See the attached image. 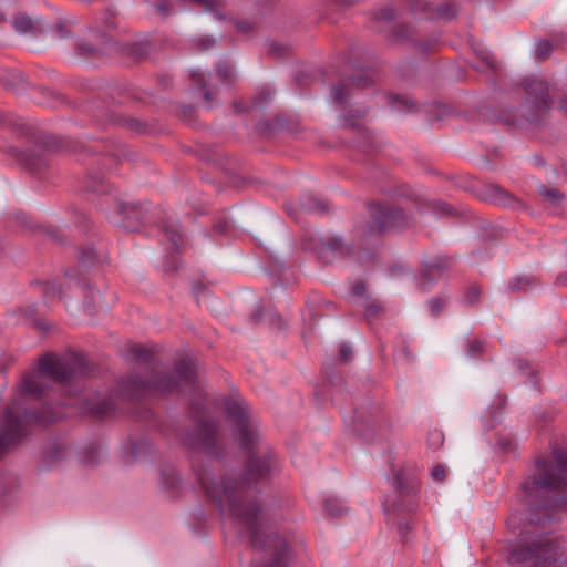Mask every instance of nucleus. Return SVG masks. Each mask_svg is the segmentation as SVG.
Here are the masks:
<instances>
[{
  "label": "nucleus",
  "instance_id": "nucleus-1",
  "mask_svg": "<svg viewBox=\"0 0 567 567\" xmlns=\"http://www.w3.org/2000/svg\"><path fill=\"white\" fill-rule=\"evenodd\" d=\"M234 437L241 449L249 451L245 477L237 481L226 476L216 483L208 475H202L199 484L206 495L217 503L221 515H228L240 533L249 537L254 547L271 555L268 567H287L288 544L278 534H265V512L256 501L257 484L276 470L277 461L266 447L257 446L254 451L258 442L255 427H235Z\"/></svg>",
  "mask_w": 567,
  "mask_h": 567
},
{
  "label": "nucleus",
  "instance_id": "nucleus-2",
  "mask_svg": "<svg viewBox=\"0 0 567 567\" xmlns=\"http://www.w3.org/2000/svg\"><path fill=\"white\" fill-rule=\"evenodd\" d=\"M92 371V364L83 353L44 354L39 358L37 370L23 373L13 388L10 402L0 411V425H50L62 421V410L42 401L51 390L44 379L65 385Z\"/></svg>",
  "mask_w": 567,
  "mask_h": 567
},
{
  "label": "nucleus",
  "instance_id": "nucleus-3",
  "mask_svg": "<svg viewBox=\"0 0 567 567\" xmlns=\"http://www.w3.org/2000/svg\"><path fill=\"white\" fill-rule=\"evenodd\" d=\"M196 364L193 358L183 357L174 371L152 368L144 374L128 373L118 383V391L124 398L135 401L162 398L176 392L183 385L192 386L190 409L197 416V425H209L205 417L204 394L196 385Z\"/></svg>",
  "mask_w": 567,
  "mask_h": 567
},
{
  "label": "nucleus",
  "instance_id": "nucleus-4",
  "mask_svg": "<svg viewBox=\"0 0 567 567\" xmlns=\"http://www.w3.org/2000/svg\"><path fill=\"white\" fill-rule=\"evenodd\" d=\"M369 213L372 223L359 219L353 227L354 236L360 240H368L389 230L408 227L410 224V217L404 210L390 203H374L369 206Z\"/></svg>",
  "mask_w": 567,
  "mask_h": 567
},
{
  "label": "nucleus",
  "instance_id": "nucleus-5",
  "mask_svg": "<svg viewBox=\"0 0 567 567\" xmlns=\"http://www.w3.org/2000/svg\"><path fill=\"white\" fill-rule=\"evenodd\" d=\"M525 95L519 104L520 116L528 123L540 125L545 123L554 104L551 85L544 79L533 78L522 82Z\"/></svg>",
  "mask_w": 567,
  "mask_h": 567
},
{
  "label": "nucleus",
  "instance_id": "nucleus-6",
  "mask_svg": "<svg viewBox=\"0 0 567 567\" xmlns=\"http://www.w3.org/2000/svg\"><path fill=\"white\" fill-rule=\"evenodd\" d=\"M553 461L555 464L543 458L536 461L537 475L523 484L526 497L532 498L534 491L559 489L567 485V450L555 447Z\"/></svg>",
  "mask_w": 567,
  "mask_h": 567
},
{
  "label": "nucleus",
  "instance_id": "nucleus-7",
  "mask_svg": "<svg viewBox=\"0 0 567 567\" xmlns=\"http://www.w3.org/2000/svg\"><path fill=\"white\" fill-rule=\"evenodd\" d=\"M561 556L560 548L548 537H539L528 545L517 546L511 551V559L516 563L535 561L542 567H550Z\"/></svg>",
  "mask_w": 567,
  "mask_h": 567
},
{
  "label": "nucleus",
  "instance_id": "nucleus-8",
  "mask_svg": "<svg viewBox=\"0 0 567 567\" xmlns=\"http://www.w3.org/2000/svg\"><path fill=\"white\" fill-rule=\"evenodd\" d=\"M109 220L117 227L134 231L142 223L145 212L140 204H130L115 197L107 198L102 204Z\"/></svg>",
  "mask_w": 567,
  "mask_h": 567
},
{
  "label": "nucleus",
  "instance_id": "nucleus-9",
  "mask_svg": "<svg viewBox=\"0 0 567 567\" xmlns=\"http://www.w3.org/2000/svg\"><path fill=\"white\" fill-rule=\"evenodd\" d=\"M385 38L394 44L411 45L417 52L429 51L437 41L436 38L424 37L416 24L405 21L394 22Z\"/></svg>",
  "mask_w": 567,
  "mask_h": 567
},
{
  "label": "nucleus",
  "instance_id": "nucleus-10",
  "mask_svg": "<svg viewBox=\"0 0 567 567\" xmlns=\"http://www.w3.org/2000/svg\"><path fill=\"white\" fill-rule=\"evenodd\" d=\"M92 112L94 117L103 124L113 123L125 127L132 133H145L147 131L146 122L128 115L118 114L114 101L112 102V105L106 104L103 101H96L93 104Z\"/></svg>",
  "mask_w": 567,
  "mask_h": 567
},
{
  "label": "nucleus",
  "instance_id": "nucleus-11",
  "mask_svg": "<svg viewBox=\"0 0 567 567\" xmlns=\"http://www.w3.org/2000/svg\"><path fill=\"white\" fill-rule=\"evenodd\" d=\"M225 410L228 422L234 425H250L256 422L252 410L240 395L227 398Z\"/></svg>",
  "mask_w": 567,
  "mask_h": 567
},
{
  "label": "nucleus",
  "instance_id": "nucleus-12",
  "mask_svg": "<svg viewBox=\"0 0 567 567\" xmlns=\"http://www.w3.org/2000/svg\"><path fill=\"white\" fill-rule=\"evenodd\" d=\"M451 258L449 257H435L430 261L424 262L420 270L419 287L423 292L430 290L431 285L434 280L442 277L449 269Z\"/></svg>",
  "mask_w": 567,
  "mask_h": 567
},
{
  "label": "nucleus",
  "instance_id": "nucleus-13",
  "mask_svg": "<svg viewBox=\"0 0 567 567\" xmlns=\"http://www.w3.org/2000/svg\"><path fill=\"white\" fill-rule=\"evenodd\" d=\"M93 148L101 153L103 156V163L107 165L110 169L115 168L117 163L122 161L131 162L136 157L135 152L123 144H105L102 148L97 146H94Z\"/></svg>",
  "mask_w": 567,
  "mask_h": 567
},
{
  "label": "nucleus",
  "instance_id": "nucleus-14",
  "mask_svg": "<svg viewBox=\"0 0 567 567\" xmlns=\"http://www.w3.org/2000/svg\"><path fill=\"white\" fill-rule=\"evenodd\" d=\"M91 33L95 38V42H91L84 39H78L74 43L76 54L82 58H97L104 53L106 44L110 42V38L106 33L96 30H91Z\"/></svg>",
  "mask_w": 567,
  "mask_h": 567
},
{
  "label": "nucleus",
  "instance_id": "nucleus-15",
  "mask_svg": "<svg viewBox=\"0 0 567 567\" xmlns=\"http://www.w3.org/2000/svg\"><path fill=\"white\" fill-rule=\"evenodd\" d=\"M14 156L18 164L31 173L40 174L49 167L48 153L44 151H19Z\"/></svg>",
  "mask_w": 567,
  "mask_h": 567
},
{
  "label": "nucleus",
  "instance_id": "nucleus-16",
  "mask_svg": "<svg viewBox=\"0 0 567 567\" xmlns=\"http://www.w3.org/2000/svg\"><path fill=\"white\" fill-rule=\"evenodd\" d=\"M28 427H0V460L28 436Z\"/></svg>",
  "mask_w": 567,
  "mask_h": 567
},
{
  "label": "nucleus",
  "instance_id": "nucleus-17",
  "mask_svg": "<svg viewBox=\"0 0 567 567\" xmlns=\"http://www.w3.org/2000/svg\"><path fill=\"white\" fill-rule=\"evenodd\" d=\"M485 199L504 207L520 208L523 203L513 194L496 184H488L484 189Z\"/></svg>",
  "mask_w": 567,
  "mask_h": 567
},
{
  "label": "nucleus",
  "instance_id": "nucleus-18",
  "mask_svg": "<svg viewBox=\"0 0 567 567\" xmlns=\"http://www.w3.org/2000/svg\"><path fill=\"white\" fill-rule=\"evenodd\" d=\"M14 30L20 34L37 35L45 32L41 19L33 18L24 12H18L12 21Z\"/></svg>",
  "mask_w": 567,
  "mask_h": 567
},
{
  "label": "nucleus",
  "instance_id": "nucleus-19",
  "mask_svg": "<svg viewBox=\"0 0 567 567\" xmlns=\"http://www.w3.org/2000/svg\"><path fill=\"white\" fill-rule=\"evenodd\" d=\"M354 86L350 80L342 76L338 83L331 85V97L336 105L346 109L349 105L350 97Z\"/></svg>",
  "mask_w": 567,
  "mask_h": 567
},
{
  "label": "nucleus",
  "instance_id": "nucleus-20",
  "mask_svg": "<svg viewBox=\"0 0 567 567\" xmlns=\"http://www.w3.org/2000/svg\"><path fill=\"white\" fill-rule=\"evenodd\" d=\"M192 436L195 439H192L188 444L192 447H203V449H210L214 445L215 437L217 434V427H192Z\"/></svg>",
  "mask_w": 567,
  "mask_h": 567
},
{
  "label": "nucleus",
  "instance_id": "nucleus-21",
  "mask_svg": "<svg viewBox=\"0 0 567 567\" xmlns=\"http://www.w3.org/2000/svg\"><path fill=\"white\" fill-rule=\"evenodd\" d=\"M0 85L7 90L18 92L25 86V80L22 73L0 69Z\"/></svg>",
  "mask_w": 567,
  "mask_h": 567
},
{
  "label": "nucleus",
  "instance_id": "nucleus-22",
  "mask_svg": "<svg viewBox=\"0 0 567 567\" xmlns=\"http://www.w3.org/2000/svg\"><path fill=\"white\" fill-rule=\"evenodd\" d=\"M300 209L307 213L324 215L329 213L330 207L327 202L321 200L313 195H305L300 199Z\"/></svg>",
  "mask_w": 567,
  "mask_h": 567
},
{
  "label": "nucleus",
  "instance_id": "nucleus-23",
  "mask_svg": "<svg viewBox=\"0 0 567 567\" xmlns=\"http://www.w3.org/2000/svg\"><path fill=\"white\" fill-rule=\"evenodd\" d=\"M538 194L548 208H558L563 206L566 198L565 194L558 188H548L544 185L539 187Z\"/></svg>",
  "mask_w": 567,
  "mask_h": 567
},
{
  "label": "nucleus",
  "instance_id": "nucleus-24",
  "mask_svg": "<svg viewBox=\"0 0 567 567\" xmlns=\"http://www.w3.org/2000/svg\"><path fill=\"white\" fill-rule=\"evenodd\" d=\"M116 28V14L114 11L110 9H105L101 11L95 17V27L91 30H96L100 32H109L111 30H114Z\"/></svg>",
  "mask_w": 567,
  "mask_h": 567
},
{
  "label": "nucleus",
  "instance_id": "nucleus-25",
  "mask_svg": "<svg viewBox=\"0 0 567 567\" xmlns=\"http://www.w3.org/2000/svg\"><path fill=\"white\" fill-rule=\"evenodd\" d=\"M78 259L83 267H90L102 262L104 254L97 251L92 245H85L80 249Z\"/></svg>",
  "mask_w": 567,
  "mask_h": 567
},
{
  "label": "nucleus",
  "instance_id": "nucleus-26",
  "mask_svg": "<svg viewBox=\"0 0 567 567\" xmlns=\"http://www.w3.org/2000/svg\"><path fill=\"white\" fill-rule=\"evenodd\" d=\"M190 80L192 83L195 86H197L199 91L203 92V96L207 103V107H213L215 104V92L207 87L204 74L199 72H193L190 74Z\"/></svg>",
  "mask_w": 567,
  "mask_h": 567
},
{
  "label": "nucleus",
  "instance_id": "nucleus-27",
  "mask_svg": "<svg viewBox=\"0 0 567 567\" xmlns=\"http://www.w3.org/2000/svg\"><path fill=\"white\" fill-rule=\"evenodd\" d=\"M367 110H349L341 116V125L349 130H361L360 120L365 115Z\"/></svg>",
  "mask_w": 567,
  "mask_h": 567
},
{
  "label": "nucleus",
  "instance_id": "nucleus-28",
  "mask_svg": "<svg viewBox=\"0 0 567 567\" xmlns=\"http://www.w3.org/2000/svg\"><path fill=\"white\" fill-rule=\"evenodd\" d=\"M351 84L357 89H365L373 84L374 79L367 70H358L352 75H347Z\"/></svg>",
  "mask_w": 567,
  "mask_h": 567
},
{
  "label": "nucleus",
  "instance_id": "nucleus-29",
  "mask_svg": "<svg viewBox=\"0 0 567 567\" xmlns=\"http://www.w3.org/2000/svg\"><path fill=\"white\" fill-rule=\"evenodd\" d=\"M476 54L477 58L480 59V64L475 66L476 70L482 72L497 70V62L491 52L482 49L477 50Z\"/></svg>",
  "mask_w": 567,
  "mask_h": 567
},
{
  "label": "nucleus",
  "instance_id": "nucleus-30",
  "mask_svg": "<svg viewBox=\"0 0 567 567\" xmlns=\"http://www.w3.org/2000/svg\"><path fill=\"white\" fill-rule=\"evenodd\" d=\"M115 410L114 403L112 400H102L100 402L94 403L90 408L91 414L96 419H104L112 414Z\"/></svg>",
  "mask_w": 567,
  "mask_h": 567
},
{
  "label": "nucleus",
  "instance_id": "nucleus-31",
  "mask_svg": "<svg viewBox=\"0 0 567 567\" xmlns=\"http://www.w3.org/2000/svg\"><path fill=\"white\" fill-rule=\"evenodd\" d=\"M130 359L137 363H147L151 359V351L138 344H130L128 347Z\"/></svg>",
  "mask_w": 567,
  "mask_h": 567
},
{
  "label": "nucleus",
  "instance_id": "nucleus-32",
  "mask_svg": "<svg viewBox=\"0 0 567 567\" xmlns=\"http://www.w3.org/2000/svg\"><path fill=\"white\" fill-rule=\"evenodd\" d=\"M151 51L150 42H135L127 49V53L136 61L144 60Z\"/></svg>",
  "mask_w": 567,
  "mask_h": 567
},
{
  "label": "nucleus",
  "instance_id": "nucleus-33",
  "mask_svg": "<svg viewBox=\"0 0 567 567\" xmlns=\"http://www.w3.org/2000/svg\"><path fill=\"white\" fill-rule=\"evenodd\" d=\"M19 311L24 321H30L32 324H34L39 329H42L45 331H48L50 329V326L45 324L43 321L38 320L35 318L37 308L34 305L27 306L25 308H21Z\"/></svg>",
  "mask_w": 567,
  "mask_h": 567
},
{
  "label": "nucleus",
  "instance_id": "nucleus-34",
  "mask_svg": "<svg viewBox=\"0 0 567 567\" xmlns=\"http://www.w3.org/2000/svg\"><path fill=\"white\" fill-rule=\"evenodd\" d=\"M324 245L332 252L339 254L340 257H348L351 254V248L340 237L329 238Z\"/></svg>",
  "mask_w": 567,
  "mask_h": 567
},
{
  "label": "nucleus",
  "instance_id": "nucleus-35",
  "mask_svg": "<svg viewBox=\"0 0 567 567\" xmlns=\"http://www.w3.org/2000/svg\"><path fill=\"white\" fill-rule=\"evenodd\" d=\"M217 76L223 83H233L235 79L234 68L227 62L217 64Z\"/></svg>",
  "mask_w": 567,
  "mask_h": 567
},
{
  "label": "nucleus",
  "instance_id": "nucleus-36",
  "mask_svg": "<svg viewBox=\"0 0 567 567\" xmlns=\"http://www.w3.org/2000/svg\"><path fill=\"white\" fill-rule=\"evenodd\" d=\"M323 508L330 516L333 517H340L346 512V507L343 506V504L334 498L324 499Z\"/></svg>",
  "mask_w": 567,
  "mask_h": 567
},
{
  "label": "nucleus",
  "instance_id": "nucleus-37",
  "mask_svg": "<svg viewBox=\"0 0 567 567\" xmlns=\"http://www.w3.org/2000/svg\"><path fill=\"white\" fill-rule=\"evenodd\" d=\"M390 104L394 110L398 111H410L415 109L414 101L405 96L391 95Z\"/></svg>",
  "mask_w": 567,
  "mask_h": 567
},
{
  "label": "nucleus",
  "instance_id": "nucleus-38",
  "mask_svg": "<svg viewBox=\"0 0 567 567\" xmlns=\"http://www.w3.org/2000/svg\"><path fill=\"white\" fill-rule=\"evenodd\" d=\"M87 190H91L93 193L97 194H106L107 187L104 184V178L100 174L96 175H90L89 181L86 183Z\"/></svg>",
  "mask_w": 567,
  "mask_h": 567
},
{
  "label": "nucleus",
  "instance_id": "nucleus-39",
  "mask_svg": "<svg viewBox=\"0 0 567 567\" xmlns=\"http://www.w3.org/2000/svg\"><path fill=\"white\" fill-rule=\"evenodd\" d=\"M554 48L550 41L542 39L536 42L535 56L538 60H546L550 56Z\"/></svg>",
  "mask_w": 567,
  "mask_h": 567
},
{
  "label": "nucleus",
  "instance_id": "nucleus-40",
  "mask_svg": "<svg viewBox=\"0 0 567 567\" xmlns=\"http://www.w3.org/2000/svg\"><path fill=\"white\" fill-rule=\"evenodd\" d=\"M40 93L43 95V97L40 100L41 103H47L54 106L64 102V97L54 91L41 87Z\"/></svg>",
  "mask_w": 567,
  "mask_h": 567
},
{
  "label": "nucleus",
  "instance_id": "nucleus-41",
  "mask_svg": "<svg viewBox=\"0 0 567 567\" xmlns=\"http://www.w3.org/2000/svg\"><path fill=\"white\" fill-rule=\"evenodd\" d=\"M444 435L439 427H433L427 434V445L432 450H437L443 445Z\"/></svg>",
  "mask_w": 567,
  "mask_h": 567
},
{
  "label": "nucleus",
  "instance_id": "nucleus-42",
  "mask_svg": "<svg viewBox=\"0 0 567 567\" xmlns=\"http://www.w3.org/2000/svg\"><path fill=\"white\" fill-rule=\"evenodd\" d=\"M43 293L47 299L63 298V291L61 285H58L55 282H44L43 285Z\"/></svg>",
  "mask_w": 567,
  "mask_h": 567
},
{
  "label": "nucleus",
  "instance_id": "nucleus-43",
  "mask_svg": "<svg viewBox=\"0 0 567 567\" xmlns=\"http://www.w3.org/2000/svg\"><path fill=\"white\" fill-rule=\"evenodd\" d=\"M412 14H419L427 11V3L424 0H402Z\"/></svg>",
  "mask_w": 567,
  "mask_h": 567
},
{
  "label": "nucleus",
  "instance_id": "nucleus-44",
  "mask_svg": "<svg viewBox=\"0 0 567 567\" xmlns=\"http://www.w3.org/2000/svg\"><path fill=\"white\" fill-rule=\"evenodd\" d=\"M534 281V278L528 276L515 277L509 281V290L513 292L522 290L525 286H532Z\"/></svg>",
  "mask_w": 567,
  "mask_h": 567
},
{
  "label": "nucleus",
  "instance_id": "nucleus-45",
  "mask_svg": "<svg viewBox=\"0 0 567 567\" xmlns=\"http://www.w3.org/2000/svg\"><path fill=\"white\" fill-rule=\"evenodd\" d=\"M165 235L167 239L171 241L172 247L174 249H178L179 245L182 244V235L179 234L178 229L174 226H166L164 228Z\"/></svg>",
  "mask_w": 567,
  "mask_h": 567
},
{
  "label": "nucleus",
  "instance_id": "nucleus-46",
  "mask_svg": "<svg viewBox=\"0 0 567 567\" xmlns=\"http://www.w3.org/2000/svg\"><path fill=\"white\" fill-rule=\"evenodd\" d=\"M436 16L442 19L450 20L456 16L455 4L453 3H443L440 4L436 9Z\"/></svg>",
  "mask_w": 567,
  "mask_h": 567
},
{
  "label": "nucleus",
  "instance_id": "nucleus-47",
  "mask_svg": "<svg viewBox=\"0 0 567 567\" xmlns=\"http://www.w3.org/2000/svg\"><path fill=\"white\" fill-rule=\"evenodd\" d=\"M484 346L485 344L483 340L475 338L470 341L466 352L472 358L478 357L483 353Z\"/></svg>",
  "mask_w": 567,
  "mask_h": 567
},
{
  "label": "nucleus",
  "instance_id": "nucleus-48",
  "mask_svg": "<svg viewBox=\"0 0 567 567\" xmlns=\"http://www.w3.org/2000/svg\"><path fill=\"white\" fill-rule=\"evenodd\" d=\"M445 303H446V300L441 296L430 299L427 301V305L430 307L431 315L435 316V317L439 316L441 313V311L443 310Z\"/></svg>",
  "mask_w": 567,
  "mask_h": 567
},
{
  "label": "nucleus",
  "instance_id": "nucleus-49",
  "mask_svg": "<svg viewBox=\"0 0 567 567\" xmlns=\"http://www.w3.org/2000/svg\"><path fill=\"white\" fill-rule=\"evenodd\" d=\"M383 311H384V307L382 303L377 302V301L371 302L365 308L364 317H365V319H368L370 321V320L377 318Z\"/></svg>",
  "mask_w": 567,
  "mask_h": 567
},
{
  "label": "nucleus",
  "instance_id": "nucleus-50",
  "mask_svg": "<svg viewBox=\"0 0 567 567\" xmlns=\"http://www.w3.org/2000/svg\"><path fill=\"white\" fill-rule=\"evenodd\" d=\"M163 485L165 488H174L178 482L177 474L174 470L163 471Z\"/></svg>",
  "mask_w": 567,
  "mask_h": 567
},
{
  "label": "nucleus",
  "instance_id": "nucleus-51",
  "mask_svg": "<svg viewBox=\"0 0 567 567\" xmlns=\"http://www.w3.org/2000/svg\"><path fill=\"white\" fill-rule=\"evenodd\" d=\"M176 114L181 120L190 122L195 115V107L192 105H182L176 110Z\"/></svg>",
  "mask_w": 567,
  "mask_h": 567
},
{
  "label": "nucleus",
  "instance_id": "nucleus-52",
  "mask_svg": "<svg viewBox=\"0 0 567 567\" xmlns=\"http://www.w3.org/2000/svg\"><path fill=\"white\" fill-rule=\"evenodd\" d=\"M268 52L272 56L280 58L289 53V48L278 42H271Z\"/></svg>",
  "mask_w": 567,
  "mask_h": 567
},
{
  "label": "nucleus",
  "instance_id": "nucleus-53",
  "mask_svg": "<svg viewBox=\"0 0 567 567\" xmlns=\"http://www.w3.org/2000/svg\"><path fill=\"white\" fill-rule=\"evenodd\" d=\"M432 209L436 214L441 215H453L454 208L445 202H433Z\"/></svg>",
  "mask_w": 567,
  "mask_h": 567
},
{
  "label": "nucleus",
  "instance_id": "nucleus-54",
  "mask_svg": "<svg viewBox=\"0 0 567 567\" xmlns=\"http://www.w3.org/2000/svg\"><path fill=\"white\" fill-rule=\"evenodd\" d=\"M50 32L54 39H65L70 35L69 30L62 23H56L55 25L51 27Z\"/></svg>",
  "mask_w": 567,
  "mask_h": 567
},
{
  "label": "nucleus",
  "instance_id": "nucleus-55",
  "mask_svg": "<svg viewBox=\"0 0 567 567\" xmlns=\"http://www.w3.org/2000/svg\"><path fill=\"white\" fill-rule=\"evenodd\" d=\"M377 19L393 21L396 18V11L393 8H384L375 13Z\"/></svg>",
  "mask_w": 567,
  "mask_h": 567
},
{
  "label": "nucleus",
  "instance_id": "nucleus-56",
  "mask_svg": "<svg viewBox=\"0 0 567 567\" xmlns=\"http://www.w3.org/2000/svg\"><path fill=\"white\" fill-rule=\"evenodd\" d=\"M480 295H481L480 288L477 286H471L466 290L465 299L470 305H474L478 300Z\"/></svg>",
  "mask_w": 567,
  "mask_h": 567
},
{
  "label": "nucleus",
  "instance_id": "nucleus-57",
  "mask_svg": "<svg viewBox=\"0 0 567 567\" xmlns=\"http://www.w3.org/2000/svg\"><path fill=\"white\" fill-rule=\"evenodd\" d=\"M274 95V91L270 87H264L257 97L256 105L262 106L267 101L271 100Z\"/></svg>",
  "mask_w": 567,
  "mask_h": 567
},
{
  "label": "nucleus",
  "instance_id": "nucleus-58",
  "mask_svg": "<svg viewBox=\"0 0 567 567\" xmlns=\"http://www.w3.org/2000/svg\"><path fill=\"white\" fill-rule=\"evenodd\" d=\"M159 2L155 6L157 12L163 17L167 18L171 14V4L168 0H158Z\"/></svg>",
  "mask_w": 567,
  "mask_h": 567
},
{
  "label": "nucleus",
  "instance_id": "nucleus-59",
  "mask_svg": "<svg viewBox=\"0 0 567 567\" xmlns=\"http://www.w3.org/2000/svg\"><path fill=\"white\" fill-rule=\"evenodd\" d=\"M446 472L442 465H436L431 471V476L439 482H443L445 478Z\"/></svg>",
  "mask_w": 567,
  "mask_h": 567
},
{
  "label": "nucleus",
  "instance_id": "nucleus-60",
  "mask_svg": "<svg viewBox=\"0 0 567 567\" xmlns=\"http://www.w3.org/2000/svg\"><path fill=\"white\" fill-rule=\"evenodd\" d=\"M393 486L395 489L403 492L405 488L404 484V474L403 472H398L393 477Z\"/></svg>",
  "mask_w": 567,
  "mask_h": 567
},
{
  "label": "nucleus",
  "instance_id": "nucleus-61",
  "mask_svg": "<svg viewBox=\"0 0 567 567\" xmlns=\"http://www.w3.org/2000/svg\"><path fill=\"white\" fill-rule=\"evenodd\" d=\"M495 404H496V408H497L498 411H493L492 412V416L493 417H496V415L498 413H501L502 410L505 409V406L507 404V398L505 395H497Z\"/></svg>",
  "mask_w": 567,
  "mask_h": 567
},
{
  "label": "nucleus",
  "instance_id": "nucleus-62",
  "mask_svg": "<svg viewBox=\"0 0 567 567\" xmlns=\"http://www.w3.org/2000/svg\"><path fill=\"white\" fill-rule=\"evenodd\" d=\"M352 355V350L349 346L342 344L340 348V360L342 362H348Z\"/></svg>",
  "mask_w": 567,
  "mask_h": 567
},
{
  "label": "nucleus",
  "instance_id": "nucleus-63",
  "mask_svg": "<svg viewBox=\"0 0 567 567\" xmlns=\"http://www.w3.org/2000/svg\"><path fill=\"white\" fill-rule=\"evenodd\" d=\"M558 109L567 115V92L558 94Z\"/></svg>",
  "mask_w": 567,
  "mask_h": 567
},
{
  "label": "nucleus",
  "instance_id": "nucleus-64",
  "mask_svg": "<svg viewBox=\"0 0 567 567\" xmlns=\"http://www.w3.org/2000/svg\"><path fill=\"white\" fill-rule=\"evenodd\" d=\"M402 354L408 363L412 362V360L414 359V355L405 341H403Z\"/></svg>",
  "mask_w": 567,
  "mask_h": 567
}]
</instances>
